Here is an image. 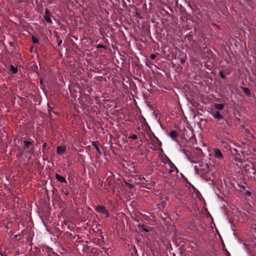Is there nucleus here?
I'll use <instances>...</instances> for the list:
<instances>
[{
	"label": "nucleus",
	"mask_w": 256,
	"mask_h": 256,
	"mask_svg": "<svg viewBox=\"0 0 256 256\" xmlns=\"http://www.w3.org/2000/svg\"><path fill=\"white\" fill-rule=\"evenodd\" d=\"M244 171L250 174H252L254 176V178H256V164H252L250 162H246L244 164Z\"/></svg>",
	"instance_id": "obj_1"
},
{
	"label": "nucleus",
	"mask_w": 256,
	"mask_h": 256,
	"mask_svg": "<svg viewBox=\"0 0 256 256\" xmlns=\"http://www.w3.org/2000/svg\"><path fill=\"white\" fill-rule=\"evenodd\" d=\"M213 156L214 158L218 159L220 162H224V156L220 150L214 148L213 150Z\"/></svg>",
	"instance_id": "obj_2"
},
{
	"label": "nucleus",
	"mask_w": 256,
	"mask_h": 256,
	"mask_svg": "<svg viewBox=\"0 0 256 256\" xmlns=\"http://www.w3.org/2000/svg\"><path fill=\"white\" fill-rule=\"evenodd\" d=\"M95 210L98 213H101L106 215L107 218L109 216L108 211L102 206L98 205L96 206L95 208Z\"/></svg>",
	"instance_id": "obj_3"
},
{
	"label": "nucleus",
	"mask_w": 256,
	"mask_h": 256,
	"mask_svg": "<svg viewBox=\"0 0 256 256\" xmlns=\"http://www.w3.org/2000/svg\"><path fill=\"white\" fill-rule=\"evenodd\" d=\"M66 150V146H58L56 148V154L62 155L64 154Z\"/></svg>",
	"instance_id": "obj_4"
},
{
	"label": "nucleus",
	"mask_w": 256,
	"mask_h": 256,
	"mask_svg": "<svg viewBox=\"0 0 256 256\" xmlns=\"http://www.w3.org/2000/svg\"><path fill=\"white\" fill-rule=\"evenodd\" d=\"M212 116L218 120H220L222 118V116L218 112H212Z\"/></svg>",
	"instance_id": "obj_5"
},
{
	"label": "nucleus",
	"mask_w": 256,
	"mask_h": 256,
	"mask_svg": "<svg viewBox=\"0 0 256 256\" xmlns=\"http://www.w3.org/2000/svg\"><path fill=\"white\" fill-rule=\"evenodd\" d=\"M56 180L62 183H66V180L64 176H62L58 174H56Z\"/></svg>",
	"instance_id": "obj_6"
},
{
	"label": "nucleus",
	"mask_w": 256,
	"mask_h": 256,
	"mask_svg": "<svg viewBox=\"0 0 256 256\" xmlns=\"http://www.w3.org/2000/svg\"><path fill=\"white\" fill-rule=\"evenodd\" d=\"M194 170L196 173L200 175L202 177H205V176L203 175L202 170H200L196 166H194Z\"/></svg>",
	"instance_id": "obj_7"
},
{
	"label": "nucleus",
	"mask_w": 256,
	"mask_h": 256,
	"mask_svg": "<svg viewBox=\"0 0 256 256\" xmlns=\"http://www.w3.org/2000/svg\"><path fill=\"white\" fill-rule=\"evenodd\" d=\"M44 18L46 22L50 24L52 22V20L50 19V14H45V16H44Z\"/></svg>",
	"instance_id": "obj_8"
},
{
	"label": "nucleus",
	"mask_w": 256,
	"mask_h": 256,
	"mask_svg": "<svg viewBox=\"0 0 256 256\" xmlns=\"http://www.w3.org/2000/svg\"><path fill=\"white\" fill-rule=\"evenodd\" d=\"M169 135L170 136V138H172L174 140L178 136L176 132L174 130H173L172 132H170Z\"/></svg>",
	"instance_id": "obj_9"
},
{
	"label": "nucleus",
	"mask_w": 256,
	"mask_h": 256,
	"mask_svg": "<svg viewBox=\"0 0 256 256\" xmlns=\"http://www.w3.org/2000/svg\"><path fill=\"white\" fill-rule=\"evenodd\" d=\"M10 70L11 73L14 74L18 72V68L13 65H11L10 67Z\"/></svg>",
	"instance_id": "obj_10"
},
{
	"label": "nucleus",
	"mask_w": 256,
	"mask_h": 256,
	"mask_svg": "<svg viewBox=\"0 0 256 256\" xmlns=\"http://www.w3.org/2000/svg\"><path fill=\"white\" fill-rule=\"evenodd\" d=\"M242 88V90H243L244 92V94L248 96H250V95H251L250 92V90L247 88L243 87Z\"/></svg>",
	"instance_id": "obj_11"
},
{
	"label": "nucleus",
	"mask_w": 256,
	"mask_h": 256,
	"mask_svg": "<svg viewBox=\"0 0 256 256\" xmlns=\"http://www.w3.org/2000/svg\"><path fill=\"white\" fill-rule=\"evenodd\" d=\"M169 166H170V168H171V170H170V173L172 172H174V170L175 169L176 170V172H178V170L177 169V168L176 167V166L172 163V162H170V164H169Z\"/></svg>",
	"instance_id": "obj_12"
},
{
	"label": "nucleus",
	"mask_w": 256,
	"mask_h": 256,
	"mask_svg": "<svg viewBox=\"0 0 256 256\" xmlns=\"http://www.w3.org/2000/svg\"><path fill=\"white\" fill-rule=\"evenodd\" d=\"M214 108L218 110H222L224 108V106L222 104H216Z\"/></svg>",
	"instance_id": "obj_13"
},
{
	"label": "nucleus",
	"mask_w": 256,
	"mask_h": 256,
	"mask_svg": "<svg viewBox=\"0 0 256 256\" xmlns=\"http://www.w3.org/2000/svg\"><path fill=\"white\" fill-rule=\"evenodd\" d=\"M24 148L26 149L28 148L30 145L31 144V143L28 141H24Z\"/></svg>",
	"instance_id": "obj_14"
},
{
	"label": "nucleus",
	"mask_w": 256,
	"mask_h": 256,
	"mask_svg": "<svg viewBox=\"0 0 256 256\" xmlns=\"http://www.w3.org/2000/svg\"><path fill=\"white\" fill-rule=\"evenodd\" d=\"M125 186L127 187H128L130 189H132L134 188V186L132 184H129L126 182H124Z\"/></svg>",
	"instance_id": "obj_15"
},
{
	"label": "nucleus",
	"mask_w": 256,
	"mask_h": 256,
	"mask_svg": "<svg viewBox=\"0 0 256 256\" xmlns=\"http://www.w3.org/2000/svg\"><path fill=\"white\" fill-rule=\"evenodd\" d=\"M128 138H132V139H133V140H136V139L138 138V136H137L136 134H132V135L130 136H128Z\"/></svg>",
	"instance_id": "obj_16"
},
{
	"label": "nucleus",
	"mask_w": 256,
	"mask_h": 256,
	"mask_svg": "<svg viewBox=\"0 0 256 256\" xmlns=\"http://www.w3.org/2000/svg\"><path fill=\"white\" fill-rule=\"evenodd\" d=\"M186 56H184V58H179V60L182 64H184L186 62Z\"/></svg>",
	"instance_id": "obj_17"
},
{
	"label": "nucleus",
	"mask_w": 256,
	"mask_h": 256,
	"mask_svg": "<svg viewBox=\"0 0 256 256\" xmlns=\"http://www.w3.org/2000/svg\"><path fill=\"white\" fill-rule=\"evenodd\" d=\"M156 146H161V142L158 140V138H156Z\"/></svg>",
	"instance_id": "obj_18"
},
{
	"label": "nucleus",
	"mask_w": 256,
	"mask_h": 256,
	"mask_svg": "<svg viewBox=\"0 0 256 256\" xmlns=\"http://www.w3.org/2000/svg\"><path fill=\"white\" fill-rule=\"evenodd\" d=\"M32 40L33 43L34 44H38V40L36 38H34V36L32 37Z\"/></svg>",
	"instance_id": "obj_19"
},
{
	"label": "nucleus",
	"mask_w": 256,
	"mask_h": 256,
	"mask_svg": "<svg viewBox=\"0 0 256 256\" xmlns=\"http://www.w3.org/2000/svg\"><path fill=\"white\" fill-rule=\"evenodd\" d=\"M93 146H94L96 152H98L99 154H100V148L98 146H96V144L94 145L93 144Z\"/></svg>",
	"instance_id": "obj_20"
},
{
	"label": "nucleus",
	"mask_w": 256,
	"mask_h": 256,
	"mask_svg": "<svg viewBox=\"0 0 256 256\" xmlns=\"http://www.w3.org/2000/svg\"><path fill=\"white\" fill-rule=\"evenodd\" d=\"M220 77L222 78H226V76H225V75L224 74V72H220Z\"/></svg>",
	"instance_id": "obj_21"
},
{
	"label": "nucleus",
	"mask_w": 256,
	"mask_h": 256,
	"mask_svg": "<svg viewBox=\"0 0 256 256\" xmlns=\"http://www.w3.org/2000/svg\"><path fill=\"white\" fill-rule=\"evenodd\" d=\"M142 230L145 232H148V230L145 228V226H142Z\"/></svg>",
	"instance_id": "obj_22"
},
{
	"label": "nucleus",
	"mask_w": 256,
	"mask_h": 256,
	"mask_svg": "<svg viewBox=\"0 0 256 256\" xmlns=\"http://www.w3.org/2000/svg\"><path fill=\"white\" fill-rule=\"evenodd\" d=\"M97 48H105V46H104L102 44H98L97 47Z\"/></svg>",
	"instance_id": "obj_23"
},
{
	"label": "nucleus",
	"mask_w": 256,
	"mask_h": 256,
	"mask_svg": "<svg viewBox=\"0 0 256 256\" xmlns=\"http://www.w3.org/2000/svg\"><path fill=\"white\" fill-rule=\"evenodd\" d=\"M246 194L248 196H250V194H251V192L248 191V190H246Z\"/></svg>",
	"instance_id": "obj_24"
},
{
	"label": "nucleus",
	"mask_w": 256,
	"mask_h": 256,
	"mask_svg": "<svg viewBox=\"0 0 256 256\" xmlns=\"http://www.w3.org/2000/svg\"><path fill=\"white\" fill-rule=\"evenodd\" d=\"M204 168L208 169L209 168V166L208 164H204Z\"/></svg>",
	"instance_id": "obj_25"
},
{
	"label": "nucleus",
	"mask_w": 256,
	"mask_h": 256,
	"mask_svg": "<svg viewBox=\"0 0 256 256\" xmlns=\"http://www.w3.org/2000/svg\"><path fill=\"white\" fill-rule=\"evenodd\" d=\"M62 43V40H59L58 41L57 44L58 46H60Z\"/></svg>",
	"instance_id": "obj_26"
},
{
	"label": "nucleus",
	"mask_w": 256,
	"mask_h": 256,
	"mask_svg": "<svg viewBox=\"0 0 256 256\" xmlns=\"http://www.w3.org/2000/svg\"><path fill=\"white\" fill-rule=\"evenodd\" d=\"M140 180H146V182H148V180H146V178L144 177V176H142V177H140Z\"/></svg>",
	"instance_id": "obj_27"
},
{
	"label": "nucleus",
	"mask_w": 256,
	"mask_h": 256,
	"mask_svg": "<svg viewBox=\"0 0 256 256\" xmlns=\"http://www.w3.org/2000/svg\"><path fill=\"white\" fill-rule=\"evenodd\" d=\"M150 57H151V58L153 60V59H154L156 58V56L154 55V54H152L150 56Z\"/></svg>",
	"instance_id": "obj_28"
},
{
	"label": "nucleus",
	"mask_w": 256,
	"mask_h": 256,
	"mask_svg": "<svg viewBox=\"0 0 256 256\" xmlns=\"http://www.w3.org/2000/svg\"><path fill=\"white\" fill-rule=\"evenodd\" d=\"M49 14V12H48V9H46V14Z\"/></svg>",
	"instance_id": "obj_29"
},
{
	"label": "nucleus",
	"mask_w": 256,
	"mask_h": 256,
	"mask_svg": "<svg viewBox=\"0 0 256 256\" xmlns=\"http://www.w3.org/2000/svg\"><path fill=\"white\" fill-rule=\"evenodd\" d=\"M203 175L205 176V177H203V178H206V180H208V179H206L207 177H206V176H205V174H203Z\"/></svg>",
	"instance_id": "obj_30"
},
{
	"label": "nucleus",
	"mask_w": 256,
	"mask_h": 256,
	"mask_svg": "<svg viewBox=\"0 0 256 256\" xmlns=\"http://www.w3.org/2000/svg\"><path fill=\"white\" fill-rule=\"evenodd\" d=\"M240 186L241 188V186ZM242 188L244 190V186H242Z\"/></svg>",
	"instance_id": "obj_31"
}]
</instances>
